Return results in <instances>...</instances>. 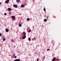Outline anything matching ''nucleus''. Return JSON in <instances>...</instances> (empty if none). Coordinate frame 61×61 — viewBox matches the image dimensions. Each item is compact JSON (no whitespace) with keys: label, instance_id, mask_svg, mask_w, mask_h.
Instances as JSON below:
<instances>
[{"label":"nucleus","instance_id":"nucleus-6","mask_svg":"<svg viewBox=\"0 0 61 61\" xmlns=\"http://www.w3.org/2000/svg\"><path fill=\"white\" fill-rule=\"evenodd\" d=\"M5 31L6 32H8L9 30H8V29L7 28L6 29Z\"/></svg>","mask_w":61,"mask_h":61},{"label":"nucleus","instance_id":"nucleus-3","mask_svg":"<svg viewBox=\"0 0 61 61\" xmlns=\"http://www.w3.org/2000/svg\"><path fill=\"white\" fill-rule=\"evenodd\" d=\"M13 6L15 8H17V5H14Z\"/></svg>","mask_w":61,"mask_h":61},{"label":"nucleus","instance_id":"nucleus-22","mask_svg":"<svg viewBox=\"0 0 61 61\" xmlns=\"http://www.w3.org/2000/svg\"><path fill=\"white\" fill-rule=\"evenodd\" d=\"M11 12H9V15H11Z\"/></svg>","mask_w":61,"mask_h":61},{"label":"nucleus","instance_id":"nucleus-7","mask_svg":"<svg viewBox=\"0 0 61 61\" xmlns=\"http://www.w3.org/2000/svg\"><path fill=\"white\" fill-rule=\"evenodd\" d=\"M23 36H25L26 35V33H25V32L24 31L23 32Z\"/></svg>","mask_w":61,"mask_h":61},{"label":"nucleus","instance_id":"nucleus-17","mask_svg":"<svg viewBox=\"0 0 61 61\" xmlns=\"http://www.w3.org/2000/svg\"><path fill=\"white\" fill-rule=\"evenodd\" d=\"M43 10L44 11H46V9L45 8H44L43 9Z\"/></svg>","mask_w":61,"mask_h":61},{"label":"nucleus","instance_id":"nucleus-24","mask_svg":"<svg viewBox=\"0 0 61 61\" xmlns=\"http://www.w3.org/2000/svg\"><path fill=\"white\" fill-rule=\"evenodd\" d=\"M15 54H14V55H13V56H15Z\"/></svg>","mask_w":61,"mask_h":61},{"label":"nucleus","instance_id":"nucleus-25","mask_svg":"<svg viewBox=\"0 0 61 61\" xmlns=\"http://www.w3.org/2000/svg\"><path fill=\"white\" fill-rule=\"evenodd\" d=\"M12 42H14V40H13V39L12 40Z\"/></svg>","mask_w":61,"mask_h":61},{"label":"nucleus","instance_id":"nucleus-9","mask_svg":"<svg viewBox=\"0 0 61 61\" xmlns=\"http://www.w3.org/2000/svg\"><path fill=\"white\" fill-rule=\"evenodd\" d=\"M8 10H9V11H11V8H9L8 9Z\"/></svg>","mask_w":61,"mask_h":61},{"label":"nucleus","instance_id":"nucleus-18","mask_svg":"<svg viewBox=\"0 0 61 61\" xmlns=\"http://www.w3.org/2000/svg\"><path fill=\"white\" fill-rule=\"evenodd\" d=\"M5 15H7V14L6 13H4Z\"/></svg>","mask_w":61,"mask_h":61},{"label":"nucleus","instance_id":"nucleus-5","mask_svg":"<svg viewBox=\"0 0 61 61\" xmlns=\"http://www.w3.org/2000/svg\"><path fill=\"white\" fill-rule=\"evenodd\" d=\"M12 19H15V17L14 16H12Z\"/></svg>","mask_w":61,"mask_h":61},{"label":"nucleus","instance_id":"nucleus-19","mask_svg":"<svg viewBox=\"0 0 61 61\" xmlns=\"http://www.w3.org/2000/svg\"><path fill=\"white\" fill-rule=\"evenodd\" d=\"M2 36V34L1 33H0V36Z\"/></svg>","mask_w":61,"mask_h":61},{"label":"nucleus","instance_id":"nucleus-23","mask_svg":"<svg viewBox=\"0 0 61 61\" xmlns=\"http://www.w3.org/2000/svg\"><path fill=\"white\" fill-rule=\"evenodd\" d=\"M16 57H16V56H15V57H14V58H16Z\"/></svg>","mask_w":61,"mask_h":61},{"label":"nucleus","instance_id":"nucleus-27","mask_svg":"<svg viewBox=\"0 0 61 61\" xmlns=\"http://www.w3.org/2000/svg\"><path fill=\"white\" fill-rule=\"evenodd\" d=\"M44 59H45V56H44Z\"/></svg>","mask_w":61,"mask_h":61},{"label":"nucleus","instance_id":"nucleus-12","mask_svg":"<svg viewBox=\"0 0 61 61\" xmlns=\"http://www.w3.org/2000/svg\"><path fill=\"white\" fill-rule=\"evenodd\" d=\"M44 21L45 22H46V21H47V19H45L44 20Z\"/></svg>","mask_w":61,"mask_h":61},{"label":"nucleus","instance_id":"nucleus-2","mask_svg":"<svg viewBox=\"0 0 61 61\" xmlns=\"http://www.w3.org/2000/svg\"><path fill=\"white\" fill-rule=\"evenodd\" d=\"M56 58L55 57H54V58H53V59L52 61H56Z\"/></svg>","mask_w":61,"mask_h":61},{"label":"nucleus","instance_id":"nucleus-16","mask_svg":"<svg viewBox=\"0 0 61 61\" xmlns=\"http://www.w3.org/2000/svg\"><path fill=\"white\" fill-rule=\"evenodd\" d=\"M5 38H3V41H5Z\"/></svg>","mask_w":61,"mask_h":61},{"label":"nucleus","instance_id":"nucleus-8","mask_svg":"<svg viewBox=\"0 0 61 61\" xmlns=\"http://www.w3.org/2000/svg\"><path fill=\"white\" fill-rule=\"evenodd\" d=\"M20 61V59H15L14 60V61Z\"/></svg>","mask_w":61,"mask_h":61},{"label":"nucleus","instance_id":"nucleus-1","mask_svg":"<svg viewBox=\"0 0 61 61\" xmlns=\"http://www.w3.org/2000/svg\"><path fill=\"white\" fill-rule=\"evenodd\" d=\"M9 1V0H6L5 1V3L6 4H8Z\"/></svg>","mask_w":61,"mask_h":61},{"label":"nucleus","instance_id":"nucleus-26","mask_svg":"<svg viewBox=\"0 0 61 61\" xmlns=\"http://www.w3.org/2000/svg\"><path fill=\"white\" fill-rule=\"evenodd\" d=\"M47 50L48 51H49V49H47Z\"/></svg>","mask_w":61,"mask_h":61},{"label":"nucleus","instance_id":"nucleus-15","mask_svg":"<svg viewBox=\"0 0 61 61\" xmlns=\"http://www.w3.org/2000/svg\"><path fill=\"white\" fill-rule=\"evenodd\" d=\"M27 20L28 21H29V18H27Z\"/></svg>","mask_w":61,"mask_h":61},{"label":"nucleus","instance_id":"nucleus-10","mask_svg":"<svg viewBox=\"0 0 61 61\" xmlns=\"http://www.w3.org/2000/svg\"><path fill=\"white\" fill-rule=\"evenodd\" d=\"M24 6H25V5L23 4H22L21 6V7H24Z\"/></svg>","mask_w":61,"mask_h":61},{"label":"nucleus","instance_id":"nucleus-21","mask_svg":"<svg viewBox=\"0 0 61 61\" xmlns=\"http://www.w3.org/2000/svg\"><path fill=\"white\" fill-rule=\"evenodd\" d=\"M37 61H39V59L38 58L37 59Z\"/></svg>","mask_w":61,"mask_h":61},{"label":"nucleus","instance_id":"nucleus-4","mask_svg":"<svg viewBox=\"0 0 61 61\" xmlns=\"http://www.w3.org/2000/svg\"><path fill=\"white\" fill-rule=\"evenodd\" d=\"M25 38H26V36L23 35V37L22 39H25Z\"/></svg>","mask_w":61,"mask_h":61},{"label":"nucleus","instance_id":"nucleus-11","mask_svg":"<svg viewBox=\"0 0 61 61\" xmlns=\"http://www.w3.org/2000/svg\"><path fill=\"white\" fill-rule=\"evenodd\" d=\"M16 2H17L18 3H19L20 2V0H17Z\"/></svg>","mask_w":61,"mask_h":61},{"label":"nucleus","instance_id":"nucleus-28","mask_svg":"<svg viewBox=\"0 0 61 61\" xmlns=\"http://www.w3.org/2000/svg\"><path fill=\"white\" fill-rule=\"evenodd\" d=\"M1 4H2V2L0 3V5H1Z\"/></svg>","mask_w":61,"mask_h":61},{"label":"nucleus","instance_id":"nucleus-20","mask_svg":"<svg viewBox=\"0 0 61 61\" xmlns=\"http://www.w3.org/2000/svg\"><path fill=\"white\" fill-rule=\"evenodd\" d=\"M31 30H30L28 31V32H31Z\"/></svg>","mask_w":61,"mask_h":61},{"label":"nucleus","instance_id":"nucleus-13","mask_svg":"<svg viewBox=\"0 0 61 61\" xmlns=\"http://www.w3.org/2000/svg\"><path fill=\"white\" fill-rule=\"evenodd\" d=\"M19 27H21V26H22V25L21 24H19Z\"/></svg>","mask_w":61,"mask_h":61},{"label":"nucleus","instance_id":"nucleus-29","mask_svg":"<svg viewBox=\"0 0 61 61\" xmlns=\"http://www.w3.org/2000/svg\"><path fill=\"white\" fill-rule=\"evenodd\" d=\"M52 42H53V41H52Z\"/></svg>","mask_w":61,"mask_h":61},{"label":"nucleus","instance_id":"nucleus-14","mask_svg":"<svg viewBox=\"0 0 61 61\" xmlns=\"http://www.w3.org/2000/svg\"><path fill=\"white\" fill-rule=\"evenodd\" d=\"M28 40L29 41H31V39L30 38H28Z\"/></svg>","mask_w":61,"mask_h":61}]
</instances>
